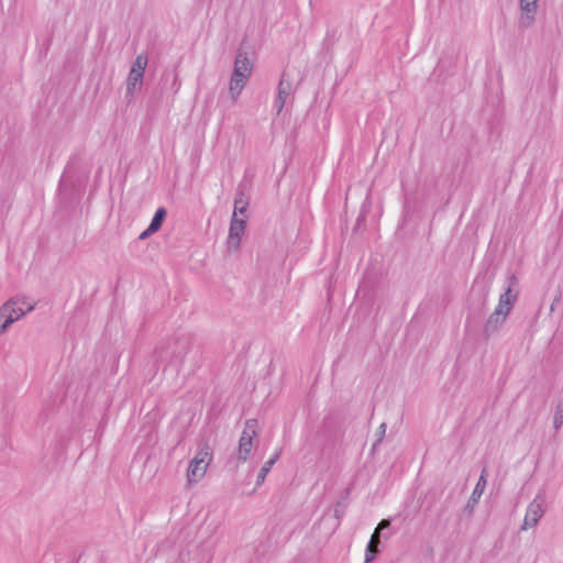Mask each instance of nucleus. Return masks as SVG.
<instances>
[{
    "label": "nucleus",
    "mask_w": 563,
    "mask_h": 563,
    "mask_svg": "<svg viewBox=\"0 0 563 563\" xmlns=\"http://www.w3.org/2000/svg\"><path fill=\"white\" fill-rule=\"evenodd\" d=\"M236 216L238 214L232 216L229 229V236L227 241L228 249L234 252H236L240 249L241 238L244 234L246 228V220L240 219Z\"/></svg>",
    "instance_id": "nucleus-8"
},
{
    "label": "nucleus",
    "mask_w": 563,
    "mask_h": 563,
    "mask_svg": "<svg viewBox=\"0 0 563 563\" xmlns=\"http://www.w3.org/2000/svg\"><path fill=\"white\" fill-rule=\"evenodd\" d=\"M191 347V335L181 333L175 335L165 343H161L155 350L157 360L162 362L181 364Z\"/></svg>",
    "instance_id": "nucleus-2"
},
{
    "label": "nucleus",
    "mask_w": 563,
    "mask_h": 563,
    "mask_svg": "<svg viewBox=\"0 0 563 563\" xmlns=\"http://www.w3.org/2000/svg\"><path fill=\"white\" fill-rule=\"evenodd\" d=\"M155 232L154 231H151V228L147 227V229H145L139 236L140 240H146L147 238H150L152 234H154Z\"/></svg>",
    "instance_id": "nucleus-26"
},
{
    "label": "nucleus",
    "mask_w": 563,
    "mask_h": 563,
    "mask_svg": "<svg viewBox=\"0 0 563 563\" xmlns=\"http://www.w3.org/2000/svg\"><path fill=\"white\" fill-rule=\"evenodd\" d=\"M211 452L208 445H205L189 462L187 478L189 483H196L203 477L207 467L211 462Z\"/></svg>",
    "instance_id": "nucleus-4"
},
{
    "label": "nucleus",
    "mask_w": 563,
    "mask_h": 563,
    "mask_svg": "<svg viewBox=\"0 0 563 563\" xmlns=\"http://www.w3.org/2000/svg\"><path fill=\"white\" fill-rule=\"evenodd\" d=\"M485 475H486V470L484 468L482 471V474L477 481V484H476L471 497L468 498V500L466 503L465 510H467L468 512L473 511V509L476 506V504L478 503L482 494L484 493V489L486 487Z\"/></svg>",
    "instance_id": "nucleus-11"
},
{
    "label": "nucleus",
    "mask_w": 563,
    "mask_h": 563,
    "mask_svg": "<svg viewBox=\"0 0 563 563\" xmlns=\"http://www.w3.org/2000/svg\"><path fill=\"white\" fill-rule=\"evenodd\" d=\"M13 305H15V302L11 299V300L7 301L2 307H7L9 310L8 312L10 314L15 316L16 321H18L25 314V311L22 308H14Z\"/></svg>",
    "instance_id": "nucleus-20"
},
{
    "label": "nucleus",
    "mask_w": 563,
    "mask_h": 563,
    "mask_svg": "<svg viewBox=\"0 0 563 563\" xmlns=\"http://www.w3.org/2000/svg\"><path fill=\"white\" fill-rule=\"evenodd\" d=\"M279 456H280V450L278 452H276L268 461H266L264 463V465L260 470V473H258L257 478H256V486L257 487L261 486L264 483L265 477L267 476V474L272 470L273 465L278 461Z\"/></svg>",
    "instance_id": "nucleus-13"
},
{
    "label": "nucleus",
    "mask_w": 563,
    "mask_h": 563,
    "mask_svg": "<svg viewBox=\"0 0 563 563\" xmlns=\"http://www.w3.org/2000/svg\"><path fill=\"white\" fill-rule=\"evenodd\" d=\"M385 432H386V423H382L378 427V430H377L378 438H377V441L373 444V448H376V445L383 440Z\"/></svg>",
    "instance_id": "nucleus-24"
},
{
    "label": "nucleus",
    "mask_w": 563,
    "mask_h": 563,
    "mask_svg": "<svg viewBox=\"0 0 563 563\" xmlns=\"http://www.w3.org/2000/svg\"><path fill=\"white\" fill-rule=\"evenodd\" d=\"M212 551L202 542L195 550L181 551L179 553V563H210Z\"/></svg>",
    "instance_id": "nucleus-7"
},
{
    "label": "nucleus",
    "mask_w": 563,
    "mask_h": 563,
    "mask_svg": "<svg viewBox=\"0 0 563 563\" xmlns=\"http://www.w3.org/2000/svg\"><path fill=\"white\" fill-rule=\"evenodd\" d=\"M146 66H147V56L144 54H140L136 56L131 69L144 74Z\"/></svg>",
    "instance_id": "nucleus-18"
},
{
    "label": "nucleus",
    "mask_w": 563,
    "mask_h": 563,
    "mask_svg": "<svg viewBox=\"0 0 563 563\" xmlns=\"http://www.w3.org/2000/svg\"><path fill=\"white\" fill-rule=\"evenodd\" d=\"M7 307L0 308V335L3 334L8 328L16 321V317L8 312Z\"/></svg>",
    "instance_id": "nucleus-16"
},
{
    "label": "nucleus",
    "mask_w": 563,
    "mask_h": 563,
    "mask_svg": "<svg viewBox=\"0 0 563 563\" xmlns=\"http://www.w3.org/2000/svg\"><path fill=\"white\" fill-rule=\"evenodd\" d=\"M291 92V82L287 76V74L284 71L280 76L279 82H278V92L277 98L275 100V108L277 109V112L279 113L284 106L286 104V100L289 97Z\"/></svg>",
    "instance_id": "nucleus-10"
},
{
    "label": "nucleus",
    "mask_w": 563,
    "mask_h": 563,
    "mask_svg": "<svg viewBox=\"0 0 563 563\" xmlns=\"http://www.w3.org/2000/svg\"><path fill=\"white\" fill-rule=\"evenodd\" d=\"M166 217L167 210L164 207L157 208L148 225L151 228V231H154L156 233L162 228Z\"/></svg>",
    "instance_id": "nucleus-15"
},
{
    "label": "nucleus",
    "mask_w": 563,
    "mask_h": 563,
    "mask_svg": "<svg viewBox=\"0 0 563 563\" xmlns=\"http://www.w3.org/2000/svg\"><path fill=\"white\" fill-rule=\"evenodd\" d=\"M140 89H141V86H139L137 84L126 81L125 99H126L128 103H131L134 100V95Z\"/></svg>",
    "instance_id": "nucleus-19"
},
{
    "label": "nucleus",
    "mask_w": 563,
    "mask_h": 563,
    "mask_svg": "<svg viewBox=\"0 0 563 563\" xmlns=\"http://www.w3.org/2000/svg\"><path fill=\"white\" fill-rule=\"evenodd\" d=\"M257 420L255 419H249L245 422V427L240 437L238 446V460L240 462H246L251 454L253 449V438L257 434Z\"/></svg>",
    "instance_id": "nucleus-5"
},
{
    "label": "nucleus",
    "mask_w": 563,
    "mask_h": 563,
    "mask_svg": "<svg viewBox=\"0 0 563 563\" xmlns=\"http://www.w3.org/2000/svg\"><path fill=\"white\" fill-rule=\"evenodd\" d=\"M562 424H563V398L560 399L556 405L554 419H553V427L555 430H559L562 427Z\"/></svg>",
    "instance_id": "nucleus-17"
},
{
    "label": "nucleus",
    "mask_w": 563,
    "mask_h": 563,
    "mask_svg": "<svg viewBox=\"0 0 563 563\" xmlns=\"http://www.w3.org/2000/svg\"><path fill=\"white\" fill-rule=\"evenodd\" d=\"M521 16L519 19V27H530L538 12V0H519Z\"/></svg>",
    "instance_id": "nucleus-9"
},
{
    "label": "nucleus",
    "mask_w": 563,
    "mask_h": 563,
    "mask_svg": "<svg viewBox=\"0 0 563 563\" xmlns=\"http://www.w3.org/2000/svg\"><path fill=\"white\" fill-rule=\"evenodd\" d=\"M365 222V216L361 214L356 220V225L360 227L362 223Z\"/></svg>",
    "instance_id": "nucleus-27"
},
{
    "label": "nucleus",
    "mask_w": 563,
    "mask_h": 563,
    "mask_svg": "<svg viewBox=\"0 0 563 563\" xmlns=\"http://www.w3.org/2000/svg\"><path fill=\"white\" fill-rule=\"evenodd\" d=\"M144 74L130 69L126 81L129 82H135L139 86L142 85Z\"/></svg>",
    "instance_id": "nucleus-21"
},
{
    "label": "nucleus",
    "mask_w": 563,
    "mask_h": 563,
    "mask_svg": "<svg viewBox=\"0 0 563 563\" xmlns=\"http://www.w3.org/2000/svg\"><path fill=\"white\" fill-rule=\"evenodd\" d=\"M544 503H545V497H544V494L541 492L529 504L523 522L520 528L521 530H527V529L532 528L538 525L540 518L544 514V507H543Z\"/></svg>",
    "instance_id": "nucleus-6"
},
{
    "label": "nucleus",
    "mask_w": 563,
    "mask_h": 563,
    "mask_svg": "<svg viewBox=\"0 0 563 563\" xmlns=\"http://www.w3.org/2000/svg\"><path fill=\"white\" fill-rule=\"evenodd\" d=\"M252 69L253 65L247 57V53L243 52L242 47H240L235 56L234 68L229 85V91L233 102L236 101L244 89L252 74Z\"/></svg>",
    "instance_id": "nucleus-3"
},
{
    "label": "nucleus",
    "mask_w": 563,
    "mask_h": 563,
    "mask_svg": "<svg viewBox=\"0 0 563 563\" xmlns=\"http://www.w3.org/2000/svg\"><path fill=\"white\" fill-rule=\"evenodd\" d=\"M390 527V520L389 519H383L376 527L375 531H378L380 533L382 530L388 529Z\"/></svg>",
    "instance_id": "nucleus-25"
},
{
    "label": "nucleus",
    "mask_w": 563,
    "mask_h": 563,
    "mask_svg": "<svg viewBox=\"0 0 563 563\" xmlns=\"http://www.w3.org/2000/svg\"><path fill=\"white\" fill-rule=\"evenodd\" d=\"M519 295V280L515 274L507 277V287L499 296L498 305L494 312L488 317L483 328L485 339L494 335L500 327L506 322V319L514 308Z\"/></svg>",
    "instance_id": "nucleus-1"
},
{
    "label": "nucleus",
    "mask_w": 563,
    "mask_h": 563,
    "mask_svg": "<svg viewBox=\"0 0 563 563\" xmlns=\"http://www.w3.org/2000/svg\"><path fill=\"white\" fill-rule=\"evenodd\" d=\"M378 553V549H375L374 547H372V544H367L365 551V563H371L372 561H374Z\"/></svg>",
    "instance_id": "nucleus-22"
},
{
    "label": "nucleus",
    "mask_w": 563,
    "mask_h": 563,
    "mask_svg": "<svg viewBox=\"0 0 563 563\" xmlns=\"http://www.w3.org/2000/svg\"><path fill=\"white\" fill-rule=\"evenodd\" d=\"M368 544H372V547L378 549V545L380 544V533L378 531L374 530Z\"/></svg>",
    "instance_id": "nucleus-23"
},
{
    "label": "nucleus",
    "mask_w": 563,
    "mask_h": 563,
    "mask_svg": "<svg viewBox=\"0 0 563 563\" xmlns=\"http://www.w3.org/2000/svg\"><path fill=\"white\" fill-rule=\"evenodd\" d=\"M487 297H488V291L486 290L483 292V301H482L483 307L486 305Z\"/></svg>",
    "instance_id": "nucleus-28"
},
{
    "label": "nucleus",
    "mask_w": 563,
    "mask_h": 563,
    "mask_svg": "<svg viewBox=\"0 0 563 563\" xmlns=\"http://www.w3.org/2000/svg\"><path fill=\"white\" fill-rule=\"evenodd\" d=\"M350 494H351V489L349 487L345 488L344 490H342L340 500L334 505L333 516L338 520L336 528L340 526V522L345 515Z\"/></svg>",
    "instance_id": "nucleus-12"
},
{
    "label": "nucleus",
    "mask_w": 563,
    "mask_h": 563,
    "mask_svg": "<svg viewBox=\"0 0 563 563\" xmlns=\"http://www.w3.org/2000/svg\"><path fill=\"white\" fill-rule=\"evenodd\" d=\"M247 206H249V200L245 197V194H244L243 189L240 186L238 188V190H236L235 198H234V211H233V214H238V213L243 214V213H245Z\"/></svg>",
    "instance_id": "nucleus-14"
}]
</instances>
